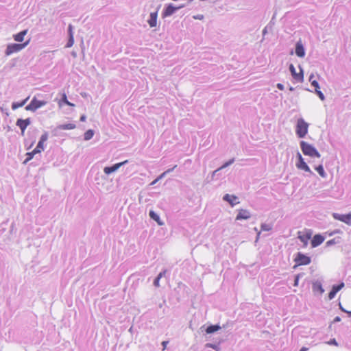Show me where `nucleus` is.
<instances>
[{
    "label": "nucleus",
    "instance_id": "f257e3e1",
    "mask_svg": "<svg viewBox=\"0 0 351 351\" xmlns=\"http://www.w3.org/2000/svg\"><path fill=\"white\" fill-rule=\"evenodd\" d=\"M300 148L302 152L305 156H308L312 158H320L321 155L316 148L312 145L305 141H301L300 143Z\"/></svg>",
    "mask_w": 351,
    "mask_h": 351
},
{
    "label": "nucleus",
    "instance_id": "f03ea898",
    "mask_svg": "<svg viewBox=\"0 0 351 351\" xmlns=\"http://www.w3.org/2000/svg\"><path fill=\"white\" fill-rule=\"evenodd\" d=\"M308 124L302 119L297 121L295 133L299 138H304L308 133Z\"/></svg>",
    "mask_w": 351,
    "mask_h": 351
},
{
    "label": "nucleus",
    "instance_id": "7ed1b4c3",
    "mask_svg": "<svg viewBox=\"0 0 351 351\" xmlns=\"http://www.w3.org/2000/svg\"><path fill=\"white\" fill-rule=\"evenodd\" d=\"M29 40L21 44L12 43L7 46L5 53L6 56H10L14 53H16L24 49L29 43Z\"/></svg>",
    "mask_w": 351,
    "mask_h": 351
},
{
    "label": "nucleus",
    "instance_id": "20e7f679",
    "mask_svg": "<svg viewBox=\"0 0 351 351\" xmlns=\"http://www.w3.org/2000/svg\"><path fill=\"white\" fill-rule=\"evenodd\" d=\"M298 162H296V167L298 169L303 170L308 173V176H315V174L311 170L307 164L304 162V158L300 152L297 154Z\"/></svg>",
    "mask_w": 351,
    "mask_h": 351
},
{
    "label": "nucleus",
    "instance_id": "39448f33",
    "mask_svg": "<svg viewBox=\"0 0 351 351\" xmlns=\"http://www.w3.org/2000/svg\"><path fill=\"white\" fill-rule=\"evenodd\" d=\"M294 261L296 263L297 265H307L311 263V258L310 256L302 252H298L295 254Z\"/></svg>",
    "mask_w": 351,
    "mask_h": 351
},
{
    "label": "nucleus",
    "instance_id": "423d86ee",
    "mask_svg": "<svg viewBox=\"0 0 351 351\" xmlns=\"http://www.w3.org/2000/svg\"><path fill=\"white\" fill-rule=\"evenodd\" d=\"M300 72L297 73L295 71V69L293 64H290L289 65V71L291 72V74L292 77L298 82H302L304 80V73L303 70L300 66H299Z\"/></svg>",
    "mask_w": 351,
    "mask_h": 351
},
{
    "label": "nucleus",
    "instance_id": "0eeeda50",
    "mask_svg": "<svg viewBox=\"0 0 351 351\" xmlns=\"http://www.w3.org/2000/svg\"><path fill=\"white\" fill-rule=\"evenodd\" d=\"M179 10V8H176L173 3H169L165 5V7L162 12V17L166 18L173 15L176 11Z\"/></svg>",
    "mask_w": 351,
    "mask_h": 351
},
{
    "label": "nucleus",
    "instance_id": "6e6552de",
    "mask_svg": "<svg viewBox=\"0 0 351 351\" xmlns=\"http://www.w3.org/2000/svg\"><path fill=\"white\" fill-rule=\"evenodd\" d=\"M332 217L335 219L344 222L347 225H351V213L346 215H341L339 213H332Z\"/></svg>",
    "mask_w": 351,
    "mask_h": 351
},
{
    "label": "nucleus",
    "instance_id": "1a4fd4ad",
    "mask_svg": "<svg viewBox=\"0 0 351 351\" xmlns=\"http://www.w3.org/2000/svg\"><path fill=\"white\" fill-rule=\"evenodd\" d=\"M31 124L30 118L26 119H18L16 125L21 129V134L23 135L24 132L28 125Z\"/></svg>",
    "mask_w": 351,
    "mask_h": 351
},
{
    "label": "nucleus",
    "instance_id": "9d476101",
    "mask_svg": "<svg viewBox=\"0 0 351 351\" xmlns=\"http://www.w3.org/2000/svg\"><path fill=\"white\" fill-rule=\"evenodd\" d=\"M126 163H128V160L116 163L110 167H105L104 169V171L106 175H109L117 171L121 166L124 165Z\"/></svg>",
    "mask_w": 351,
    "mask_h": 351
},
{
    "label": "nucleus",
    "instance_id": "9b49d317",
    "mask_svg": "<svg viewBox=\"0 0 351 351\" xmlns=\"http://www.w3.org/2000/svg\"><path fill=\"white\" fill-rule=\"evenodd\" d=\"M345 286L344 282H341V283L338 285H335L332 286L331 291L328 293V299L332 300L333 299L337 293L343 287Z\"/></svg>",
    "mask_w": 351,
    "mask_h": 351
},
{
    "label": "nucleus",
    "instance_id": "f8f14e48",
    "mask_svg": "<svg viewBox=\"0 0 351 351\" xmlns=\"http://www.w3.org/2000/svg\"><path fill=\"white\" fill-rule=\"evenodd\" d=\"M75 127L76 125L74 123L61 124L58 125L56 128H54L52 130V133L53 134V136H56L57 132L59 130H73L75 129Z\"/></svg>",
    "mask_w": 351,
    "mask_h": 351
},
{
    "label": "nucleus",
    "instance_id": "ddd939ff",
    "mask_svg": "<svg viewBox=\"0 0 351 351\" xmlns=\"http://www.w3.org/2000/svg\"><path fill=\"white\" fill-rule=\"evenodd\" d=\"M312 289L315 294L318 293L319 295H322L324 292L322 284L319 280L313 282Z\"/></svg>",
    "mask_w": 351,
    "mask_h": 351
},
{
    "label": "nucleus",
    "instance_id": "4468645a",
    "mask_svg": "<svg viewBox=\"0 0 351 351\" xmlns=\"http://www.w3.org/2000/svg\"><path fill=\"white\" fill-rule=\"evenodd\" d=\"M251 217V214L249 210L241 209L237 215V220L248 219Z\"/></svg>",
    "mask_w": 351,
    "mask_h": 351
},
{
    "label": "nucleus",
    "instance_id": "2eb2a0df",
    "mask_svg": "<svg viewBox=\"0 0 351 351\" xmlns=\"http://www.w3.org/2000/svg\"><path fill=\"white\" fill-rule=\"evenodd\" d=\"M324 241V237L321 234H315L311 240V245L313 247H316L321 245Z\"/></svg>",
    "mask_w": 351,
    "mask_h": 351
},
{
    "label": "nucleus",
    "instance_id": "dca6fc26",
    "mask_svg": "<svg viewBox=\"0 0 351 351\" xmlns=\"http://www.w3.org/2000/svg\"><path fill=\"white\" fill-rule=\"evenodd\" d=\"M295 53L300 58H303L305 56V49L302 43L300 41L296 43Z\"/></svg>",
    "mask_w": 351,
    "mask_h": 351
},
{
    "label": "nucleus",
    "instance_id": "f3484780",
    "mask_svg": "<svg viewBox=\"0 0 351 351\" xmlns=\"http://www.w3.org/2000/svg\"><path fill=\"white\" fill-rule=\"evenodd\" d=\"M157 17H158V10L150 13L149 19H148L147 22L151 27H154L156 26Z\"/></svg>",
    "mask_w": 351,
    "mask_h": 351
},
{
    "label": "nucleus",
    "instance_id": "a211bd4d",
    "mask_svg": "<svg viewBox=\"0 0 351 351\" xmlns=\"http://www.w3.org/2000/svg\"><path fill=\"white\" fill-rule=\"evenodd\" d=\"M223 199L226 202H228L232 206H234L235 204H238V202H236L238 199V197L235 195H231L229 194H226L223 197Z\"/></svg>",
    "mask_w": 351,
    "mask_h": 351
},
{
    "label": "nucleus",
    "instance_id": "6ab92c4d",
    "mask_svg": "<svg viewBox=\"0 0 351 351\" xmlns=\"http://www.w3.org/2000/svg\"><path fill=\"white\" fill-rule=\"evenodd\" d=\"M31 101L36 110L47 104V101L38 100L35 97Z\"/></svg>",
    "mask_w": 351,
    "mask_h": 351
},
{
    "label": "nucleus",
    "instance_id": "aec40b11",
    "mask_svg": "<svg viewBox=\"0 0 351 351\" xmlns=\"http://www.w3.org/2000/svg\"><path fill=\"white\" fill-rule=\"evenodd\" d=\"M27 29H24L20 32H19L18 34L14 35V40L17 41V42H22L24 39V36L27 34Z\"/></svg>",
    "mask_w": 351,
    "mask_h": 351
},
{
    "label": "nucleus",
    "instance_id": "412c9836",
    "mask_svg": "<svg viewBox=\"0 0 351 351\" xmlns=\"http://www.w3.org/2000/svg\"><path fill=\"white\" fill-rule=\"evenodd\" d=\"M219 329H221V326L218 324H215L207 326L205 330L207 334H212L215 332L218 331Z\"/></svg>",
    "mask_w": 351,
    "mask_h": 351
},
{
    "label": "nucleus",
    "instance_id": "4be33fe9",
    "mask_svg": "<svg viewBox=\"0 0 351 351\" xmlns=\"http://www.w3.org/2000/svg\"><path fill=\"white\" fill-rule=\"evenodd\" d=\"M149 215L150 218L154 221H156L158 225H162L163 223L160 221L159 215L155 213L154 210H150L149 213Z\"/></svg>",
    "mask_w": 351,
    "mask_h": 351
},
{
    "label": "nucleus",
    "instance_id": "5701e85b",
    "mask_svg": "<svg viewBox=\"0 0 351 351\" xmlns=\"http://www.w3.org/2000/svg\"><path fill=\"white\" fill-rule=\"evenodd\" d=\"M234 162V158H232V159L229 160L228 162H225L221 167L218 168L217 169H216L215 171H213V176H215V174L220 170L231 165Z\"/></svg>",
    "mask_w": 351,
    "mask_h": 351
},
{
    "label": "nucleus",
    "instance_id": "b1692460",
    "mask_svg": "<svg viewBox=\"0 0 351 351\" xmlns=\"http://www.w3.org/2000/svg\"><path fill=\"white\" fill-rule=\"evenodd\" d=\"M315 169L317 171V173L319 174V176L322 178H326L327 174L325 172L322 165H319L315 167Z\"/></svg>",
    "mask_w": 351,
    "mask_h": 351
},
{
    "label": "nucleus",
    "instance_id": "393cba45",
    "mask_svg": "<svg viewBox=\"0 0 351 351\" xmlns=\"http://www.w3.org/2000/svg\"><path fill=\"white\" fill-rule=\"evenodd\" d=\"M62 104H64L67 106H74V104L71 103L70 101H68L67 99V97L65 93H63L62 95V98L59 102V105L60 106H62Z\"/></svg>",
    "mask_w": 351,
    "mask_h": 351
},
{
    "label": "nucleus",
    "instance_id": "a878e982",
    "mask_svg": "<svg viewBox=\"0 0 351 351\" xmlns=\"http://www.w3.org/2000/svg\"><path fill=\"white\" fill-rule=\"evenodd\" d=\"M93 135H94V131L93 130H90V129L88 130L84 133V139L85 141H89V140H90L93 137Z\"/></svg>",
    "mask_w": 351,
    "mask_h": 351
},
{
    "label": "nucleus",
    "instance_id": "bb28decb",
    "mask_svg": "<svg viewBox=\"0 0 351 351\" xmlns=\"http://www.w3.org/2000/svg\"><path fill=\"white\" fill-rule=\"evenodd\" d=\"M340 242V237L334 238L332 239H330L326 243V245L327 247H330L331 245H333L335 244L339 243Z\"/></svg>",
    "mask_w": 351,
    "mask_h": 351
},
{
    "label": "nucleus",
    "instance_id": "cd10ccee",
    "mask_svg": "<svg viewBox=\"0 0 351 351\" xmlns=\"http://www.w3.org/2000/svg\"><path fill=\"white\" fill-rule=\"evenodd\" d=\"M205 347L208 348H212L216 351H220L219 345L217 343H206Z\"/></svg>",
    "mask_w": 351,
    "mask_h": 351
},
{
    "label": "nucleus",
    "instance_id": "c85d7f7f",
    "mask_svg": "<svg viewBox=\"0 0 351 351\" xmlns=\"http://www.w3.org/2000/svg\"><path fill=\"white\" fill-rule=\"evenodd\" d=\"M27 100V98L23 100V101L18 103V102H14L12 104V110H16V108L19 107H22L25 105L26 101Z\"/></svg>",
    "mask_w": 351,
    "mask_h": 351
},
{
    "label": "nucleus",
    "instance_id": "c756f323",
    "mask_svg": "<svg viewBox=\"0 0 351 351\" xmlns=\"http://www.w3.org/2000/svg\"><path fill=\"white\" fill-rule=\"evenodd\" d=\"M44 143L40 141H38L36 148L34 149L35 152L40 153L43 150H44Z\"/></svg>",
    "mask_w": 351,
    "mask_h": 351
},
{
    "label": "nucleus",
    "instance_id": "7c9ffc66",
    "mask_svg": "<svg viewBox=\"0 0 351 351\" xmlns=\"http://www.w3.org/2000/svg\"><path fill=\"white\" fill-rule=\"evenodd\" d=\"M36 154H38V153L35 152L34 149L31 152H27L26 154L27 158L25 160L24 163L26 164L27 162L31 160L33 158L34 156L36 155Z\"/></svg>",
    "mask_w": 351,
    "mask_h": 351
},
{
    "label": "nucleus",
    "instance_id": "2f4dec72",
    "mask_svg": "<svg viewBox=\"0 0 351 351\" xmlns=\"http://www.w3.org/2000/svg\"><path fill=\"white\" fill-rule=\"evenodd\" d=\"M311 235L306 234V235H300L298 237L299 239L303 242L304 244L307 243L308 240L310 239Z\"/></svg>",
    "mask_w": 351,
    "mask_h": 351
},
{
    "label": "nucleus",
    "instance_id": "473e14b6",
    "mask_svg": "<svg viewBox=\"0 0 351 351\" xmlns=\"http://www.w3.org/2000/svg\"><path fill=\"white\" fill-rule=\"evenodd\" d=\"M272 228L271 226L268 223H262L261 224V230L262 231H269Z\"/></svg>",
    "mask_w": 351,
    "mask_h": 351
},
{
    "label": "nucleus",
    "instance_id": "72a5a7b5",
    "mask_svg": "<svg viewBox=\"0 0 351 351\" xmlns=\"http://www.w3.org/2000/svg\"><path fill=\"white\" fill-rule=\"evenodd\" d=\"M74 44V36H69L68 42L66 45V47H71Z\"/></svg>",
    "mask_w": 351,
    "mask_h": 351
},
{
    "label": "nucleus",
    "instance_id": "f704fd0d",
    "mask_svg": "<svg viewBox=\"0 0 351 351\" xmlns=\"http://www.w3.org/2000/svg\"><path fill=\"white\" fill-rule=\"evenodd\" d=\"M315 93L322 101L325 100V96L324 93L321 90H319V89H315Z\"/></svg>",
    "mask_w": 351,
    "mask_h": 351
},
{
    "label": "nucleus",
    "instance_id": "c9c22d12",
    "mask_svg": "<svg viewBox=\"0 0 351 351\" xmlns=\"http://www.w3.org/2000/svg\"><path fill=\"white\" fill-rule=\"evenodd\" d=\"M49 137L48 132H44L43 134L41 135L40 140L41 142H45L47 141Z\"/></svg>",
    "mask_w": 351,
    "mask_h": 351
},
{
    "label": "nucleus",
    "instance_id": "e433bc0d",
    "mask_svg": "<svg viewBox=\"0 0 351 351\" xmlns=\"http://www.w3.org/2000/svg\"><path fill=\"white\" fill-rule=\"evenodd\" d=\"M25 110H29V111H32V112H35L36 110L34 107V105H33V103L32 102V101H30V103L25 107Z\"/></svg>",
    "mask_w": 351,
    "mask_h": 351
},
{
    "label": "nucleus",
    "instance_id": "4c0bfd02",
    "mask_svg": "<svg viewBox=\"0 0 351 351\" xmlns=\"http://www.w3.org/2000/svg\"><path fill=\"white\" fill-rule=\"evenodd\" d=\"M302 276V274H297V275L295 276V279H294V284H293V285H294L295 287L298 286L299 279H300V278Z\"/></svg>",
    "mask_w": 351,
    "mask_h": 351
},
{
    "label": "nucleus",
    "instance_id": "58836bf2",
    "mask_svg": "<svg viewBox=\"0 0 351 351\" xmlns=\"http://www.w3.org/2000/svg\"><path fill=\"white\" fill-rule=\"evenodd\" d=\"M311 86L315 88V90L320 88L319 83L316 80L311 81Z\"/></svg>",
    "mask_w": 351,
    "mask_h": 351
},
{
    "label": "nucleus",
    "instance_id": "ea45409f",
    "mask_svg": "<svg viewBox=\"0 0 351 351\" xmlns=\"http://www.w3.org/2000/svg\"><path fill=\"white\" fill-rule=\"evenodd\" d=\"M326 343L328 345H332V346H338V343L335 339H331L330 341L326 342Z\"/></svg>",
    "mask_w": 351,
    "mask_h": 351
},
{
    "label": "nucleus",
    "instance_id": "a19ab883",
    "mask_svg": "<svg viewBox=\"0 0 351 351\" xmlns=\"http://www.w3.org/2000/svg\"><path fill=\"white\" fill-rule=\"evenodd\" d=\"M68 34L69 36H73V25L71 24L68 26Z\"/></svg>",
    "mask_w": 351,
    "mask_h": 351
},
{
    "label": "nucleus",
    "instance_id": "79ce46f5",
    "mask_svg": "<svg viewBox=\"0 0 351 351\" xmlns=\"http://www.w3.org/2000/svg\"><path fill=\"white\" fill-rule=\"evenodd\" d=\"M160 278L156 277L154 280V285L156 287H160Z\"/></svg>",
    "mask_w": 351,
    "mask_h": 351
},
{
    "label": "nucleus",
    "instance_id": "37998d69",
    "mask_svg": "<svg viewBox=\"0 0 351 351\" xmlns=\"http://www.w3.org/2000/svg\"><path fill=\"white\" fill-rule=\"evenodd\" d=\"M167 272V269H164L162 270V271H160L158 275L157 276L158 278H159L160 279L162 278L163 276H165V274Z\"/></svg>",
    "mask_w": 351,
    "mask_h": 351
},
{
    "label": "nucleus",
    "instance_id": "c03bdc74",
    "mask_svg": "<svg viewBox=\"0 0 351 351\" xmlns=\"http://www.w3.org/2000/svg\"><path fill=\"white\" fill-rule=\"evenodd\" d=\"M276 87H277L279 90H284V88H285L284 85H283L282 84H280V83L277 84Z\"/></svg>",
    "mask_w": 351,
    "mask_h": 351
},
{
    "label": "nucleus",
    "instance_id": "a18cd8bd",
    "mask_svg": "<svg viewBox=\"0 0 351 351\" xmlns=\"http://www.w3.org/2000/svg\"><path fill=\"white\" fill-rule=\"evenodd\" d=\"M169 343V341H164L162 342V350H165V348H167V344Z\"/></svg>",
    "mask_w": 351,
    "mask_h": 351
},
{
    "label": "nucleus",
    "instance_id": "49530a36",
    "mask_svg": "<svg viewBox=\"0 0 351 351\" xmlns=\"http://www.w3.org/2000/svg\"><path fill=\"white\" fill-rule=\"evenodd\" d=\"M193 18L195 19H199V20H202L203 18H204V16L202 15V14H198L197 16H194Z\"/></svg>",
    "mask_w": 351,
    "mask_h": 351
},
{
    "label": "nucleus",
    "instance_id": "de8ad7c7",
    "mask_svg": "<svg viewBox=\"0 0 351 351\" xmlns=\"http://www.w3.org/2000/svg\"><path fill=\"white\" fill-rule=\"evenodd\" d=\"M341 321V317L339 316H337L333 319V323L339 322Z\"/></svg>",
    "mask_w": 351,
    "mask_h": 351
},
{
    "label": "nucleus",
    "instance_id": "09e8293b",
    "mask_svg": "<svg viewBox=\"0 0 351 351\" xmlns=\"http://www.w3.org/2000/svg\"><path fill=\"white\" fill-rule=\"evenodd\" d=\"M177 166L175 165L173 167L171 168V169H168L167 171H165V173L167 174L169 173L170 172H171Z\"/></svg>",
    "mask_w": 351,
    "mask_h": 351
},
{
    "label": "nucleus",
    "instance_id": "8fccbe9b",
    "mask_svg": "<svg viewBox=\"0 0 351 351\" xmlns=\"http://www.w3.org/2000/svg\"><path fill=\"white\" fill-rule=\"evenodd\" d=\"M160 180L157 178H156L154 180H153L151 183H150V185L153 186L154 184H156Z\"/></svg>",
    "mask_w": 351,
    "mask_h": 351
},
{
    "label": "nucleus",
    "instance_id": "3c124183",
    "mask_svg": "<svg viewBox=\"0 0 351 351\" xmlns=\"http://www.w3.org/2000/svg\"><path fill=\"white\" fill-rule=\"evenodd\" d=\"M167 175V173H165V171H164L162 173H161L158 177V178L159 180H161L162 178H163L165 176Z\"/></svg>",
    "mask_w": 351,
    "mask_h": 351
},
{
    "label": "nucleus",
    "instance_id": "603ef678",
    "mask_svg": "<svg viewBox=\"0 0 351 351\" xmlns=\"http://www.w3.org/2000/svg\"><path fill=\"white\" fill-rule=\"evenodd\" d=\"M86 115L83 114V115H82V116L80 117V121H86Z\"/></svg>",
    "mask_w": 351,
    "mask_h": 351
},
{
    "label": "nucleus",
    "instance_id": "864d4df0",
    "mask_svg": "<svg viewBox=\"0 0 351 351\" xmlns=\"http://www.w3.org/2000/svg\"><path fill=\"white\" fill-rule=\"evenodd\" d=\"M339 308H340V310H341V311H343V312H344V313H345V312H347V310H346V309H345V308L341 306V304L340 303H339Z\"/></svg>",
    "mask_w": 351,
    "mask_h": 351
},
{
    "label": "nucleus",
    "instance_id": "5fc2aeb1",
    "mask_svg": "<svg viewBox=\"0 0 351 351\" xmlns=\"http://www.w3.org/2000/svg\"><path fill=\"white\" fill-rule=\"evenodd\" d=\"M308 350V349L307 348H306V347H302V348L300 350V351H307Z\"/></svg>",
    "mask_w": 351,
    "mask_h": 351
},
{
    "label": "nucleus",
    "instance_id": "6e6d98bb",
    "mask_svg": "<svg viewBox=\"0 0 351 351\" xmlns=\"http://www.w3.org/2000/svg\"><path fill=\"white\" fill-rule=\"evenodd\" d=\"M314 77V75L313 74H311L309 77V81L311 82V81H313V78Z\"/></svg>",
    "mask_w": 351,
    "mask_h": 351
},
{
    "label": "nucleus",
    "instance_id": "4d7b16f0",
    "mask_svg": "<svg viewBox=\"0 0 351 351\" xmlns=\"http://www.w3.org/2000/svg\"><path fill=\"white\" fill-rule=\"evenodd\" d=\"M345 313L348 314V317H351V311H347V312Z\"/></svg>",
    "mask_w": 351,
    "mask_h": 351
},
{
    "label": "nucleus",
    "instance_id": "13d9d810",
    "mask_svg": "<svg viewBox=\"0 0 351 351\" xmlns=\"http://www.w3.org/2000/svg\"><path fill=\"white\" fill-rule=\"evenodd\" d=\"M184 5H180L179 6H176V8H179V10L184 8Z\"/></svg>",
    "mask_w": 351,
    "mask_h": 351
},
{
    "label": "nucleus",
    "instance_id": "bf43d9fd",
    "mask_svg": "<svg viewBox=\"0 0 351 351\" xmlns=\"http://www.w3.org/2000/svg\"><path fill=\"white\" fill-rule=\"evenodd\" d=\"M333 232H335V234L336 233L341 232V231L340 230H339V229H337V230H334Z\"/></svg>",
    "mask_w": 351,
    "mask_h": 351
},
{
    "label": "nucleus",
    "instance_id": "052dcab7",
    "mask_svg": "<svg viewBox=\"0 0 351 351\" xmlns=\"http://www.w3.org/2000/svg\"><path fill=\"white\" fill-rule=\"evenodd\" d=\"M335 234V232H331L330 233L328 234L329 236H332Z\"/></svg>",
    "mask_w": 351,
    "mask_h": 351
},
{
    "label": "nucleus",
    "instance_id": "680f3d73",
    "mask_svg": "<svg viewBox=\"0 0 351 351\" xmlns=\"http://www.w3.org/2000/svg\"><path fill=\"white\" fill-rule=\"evenodd\" d=\"M267 33L266 28L263 30V34L265 35Z\"/></svg>",
    "mask_w": 351,
    "mask_h": 351
},
{
    "label": "nucleus",
    "instance_id": "e2e57ef3",
    "mask_svg": "<svg viewBox=\"0 0 351 351\" xmlns=\"http://www.w3.org/2000/svg\"><path fill=\"white\" fill-rule=\"evenodd\" d=\"M289 90H290L291 91H293V90H294V88H293V87H292V86H290V87H289Z\"/></svg>",
    "mask_w": 351,
    "mask_h": 351
},
{
    "label": "nucleus",
    "instance_id": "0e129e2a",
    "mask_svg": "<svg viewBox=\"0 0 351 351\" xmlns=\"http://www.w3.org/2000/svg\"><path fill=\"white\" fill-rule=\"evenodd\" d=\"M260 234H261V232H258V234H257V237H256V240L258 239Z\"/></svg>",
    "mask_w": 351,
    "mask_h": 351
}]
</instances>
